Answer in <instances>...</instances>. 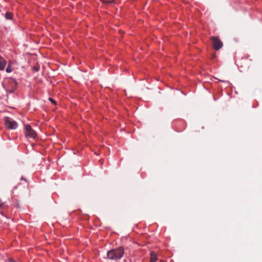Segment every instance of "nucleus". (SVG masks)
<instances>
[{"instance_id": "11", "label": "nucleus", "mask_w": 262, "mask_h": 262, "mask_svg": "<svg viewBox=\"0 0 262 262\" xmlns=\"http://www.w3.org/2000/svg\"><path fill=\"white\" fill-rule=\"evenodd\" d=\"M9 82L10 83H11V84H13L14 86H15V85H16V83H15V82L13 80H12V79H10V80H9Z\"/></svg>"}, {"instance_id": "13", "label": "nucleus", "mask_w": 262, "mask_h": 262, "mask_svg": "<svg viewBox=\"0 0 262 262\" xmlns=\"http://www.w3.org/2000/svg\"><path fill=\"white\" fill-rule=\"evenodd\" d=\"M3 203L2 202V201L0 200V209L3 207Z\"/></svg>"}, {"instance_id": "9", "label": "nucleus", "mask_w": 262, "mask_h": 262, "mask_svg": "<svg viewBox=\"0 0 262 262\" xmlns=\"http://www.w3.org/2000/svg\"><path fill=\"white\" fill-rule=\"evenodd\" d=\"M247 61H248V59H246V58H245V59H242L239 61V62L238 64H242V63H243V62H247ZM241 67H242L243 66H242V65H241Z\"/></svg>"}, {"instance_id": "7", "label": "nucleus", "mask_w": 262, "mask_h": 262, "mask_svg": "<svg viewBox=\"0 0 262 262\" xmlns=\"http://www.w3.org/2000/svg\"><path fill=\"white\" fill-rule=\"evenodd\" d=\"M13 14L11 12H7L5 14V17L7 19H12Z\"/></svg>"}, {"instance_id": "15", "label": "nucleus", "mask_w": 262, "mask_h": 262, "mask_svg": "<svg viewBox=\"0 0 262 262\" xmlns=\"http://www.w3.org/2000/svg\"><path fill=\"white\" fill-rule=\"evenodd\" d=\"M34 70H35L36 71H38V69H37L36 68H34Z\"/></svg>"}, {"instance_id": "10", "label": "nucleus", "mask_w": 262, "mask_h": 262, "mask_svg": "<svg viewBox=\"0 0 262 262\" xmlns=\"http://www.w3.org/2000/svg\"><path fill=\"white\" fill-rule=\"evenodd\" d=\"M6 72L7 73H10L12 72V68L10 65H9L6 68Z\"/></svg>"}, {"instance_id": "4", "label": "nucleus", "mask_w": 262, "mask_h": 262, "mask_svg": "<svg viewBox=\"0 0 262 262\" xmlns=\"http://www.w3.org/2000/svg\"><path fill=\"white\" fill-rule=\"evenodd\" d=\"M211 40L213 47L215 50H218L222 47V42L217 37L212 36Z\"/></svg>"}, {"instance_id": "6", "label": "nucleus", "mask_w": 262, "mask_h": 262, "mask_svg": "<svg viewBox=\"0 0 262 262\" xmlns=\"http://www.w3.org/2000/svg\"><path fill=\"white\" fill-rule=\"evenodd\" d=\"M158 260L157 255L154 252H151L150 255V262H156Z\"/></svg>"}, {"instance_id": "5", "label": "nucleus", "mask_w": 262, "mask_h": 262, "mask_svg": "<svg viewBox=\"0 0 262 262\" xmlns=\"http://www.w3.org/2000/svg\"><path fill=\"white\" fill-rule=\"evenodd\" d=\"M6 61L2 57L0 56V70H4L6 66Z\"/></svg>"}, {"instance_id": "17", "label": "nucleus", "mask_w": 262, "mask_h": 262, "mask_svg": "<svg viewBox=\"0 0 262 262\" xmlns=\"http://www.w3.org/2000/svg\"><path fill=\"white\" fill-rule=\"evenodd\" d=\"M215 54H214V55H213V57L214 58V57H215Z\"/></svg>"}, {"instance_id": "2", "label": "nucleus", "mask_w": 262, "mask_h": 262, "mask_svg": "<svg viewBox=\"0 0 262 262\" xmlns=\"http://www.w3.org/2000/svg\"><path fill=\"white\" fill-rule=\"evenodd\" d=\"M24 134L27 138L35 139L37 137L36 132L29 124L25 125Z\"/></svg>"}, {"instance_id": "1", "label": "nucleus", "mask_w": 262, "mask_h": 262, "mask_svg": "<svg viewBox=\"0 0 262 262\" xmlns=\"http://www.w3.org/2000/svg\"><path fill=\"white\" fill-rule=\"evenodd\" d=\"M124 253V249L122 247H119L108 251L107 253V256L110 259L117 260L122 257Z\"/></svg>"}, {"instance_id": "12", "label": "nucleus", "mask_w": 262, "mask_h": 262, "mask_svg": "<svg viewBox=\"0 0 262 262\" xmlns=\"http://www.w3.org/2000/svg\"><path fill=\"white\" fill-rule=\"evenodd\" d=\"M49 100L51 102H52L53 103H54V104H55V103H56V102H55V100H54L53 99H52V98H50L49 99Z\"/></svg>"}, {"instance_id": "3", "label": "nucleus", "mask_w": 262, "mask_h": 262, "mask_svg": "<svg viewBox=\"0 0 262 262\" xmlns=\"http://www.w3.org/2000/svg\"><path fill=\"white\" fill-rule=\"evenodd\" d=\"M6 127L9 129H15L17 127V123L10 117H6L4 119Z\"/></svg>"}, {"instance_id": "14", "label": "nucleus", "mask_w": 262, "mask_h": 262, "mask_svg": "<svg viewBox=\"0 0 262 262\" xmlns=\"http://www.w3.org/2000/svg\"><path fill=\"white\" fill-rule=\"evenodd\" d=\"M7 91H9L11 93H12V92H13V90H9V89H7Z\"/></svg>"}, {"instance_id": "8", "label": "nucleus", "mask_w": 262, "mask_h": 262, "mask_svg": "<svg viewBox=\"0 0 262 262\" xmlns=\"http://www.w3.org/2000/svg\"><path fill=\"white\" fill-rule=\"evenodd\" d=\"M101 2L104 4H111L115 3V0H101Z\"/></svg>"}, {"instance_id": "16", "label": "nucleus", "mask_w": 262, "mask_h": 262, "mask_svg": "<svg viewBox=\"0 0 262 262\" xmlns=\"http://www.w3.org/2000/svg\"><path fill=\"white\" fill-rule=\"evenodd\" d=\"M10 261H11V262H14L13 260H10Z\"/></svg>"}]
</instances>
